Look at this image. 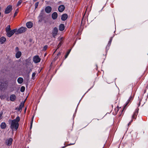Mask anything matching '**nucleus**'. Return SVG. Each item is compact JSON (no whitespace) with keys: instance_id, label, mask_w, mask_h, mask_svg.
Returning a JSON list of instances; mask_svg holds the SVG:
<instances>
[{"instance_id":"f257e3e1","label":"nucleus","mask_w":148,"mask_h":148,"mask_svg":"<svg viewBox=\"0 0 148 148\" xmlns=\"http://www.w3.org/2000/svg\"><path fill=\"white\" fill-rule=\"evenodd\" d=\"M20 120V117L18 116L15 119L11 120V122L10 124V128L12 131H13L14 129L15 130H17L19 126L18 122Z\"/></svg>"},{"instance_id":"f03ea898","label":"nucleus","mask_w":148,"mask_h":148,"mask_svg":"<svg viewBox=\"0 0 148 148\" xmlns=\"http://www.w3.org/2000/svg\"><path fill=\"white\" fill-rule=\"evenodd\" d=\"M27 28L25 27H21L18 29L16 31V34H17L24 32L27 30Z\"/></svg>"},{"instance_id":"7ed1b4c3","label":"nucleus","mask_w":148,"mask_h":148,"mask_svg":"<svg viewBox=\"0 0 148 148\" xmlns=\"http://www.w3.org/2000/svg\"><path fill=\"white\" fill-rule=\"evenodd\" d=\"M16 30L17 29L16 28L8 31V32H6L7 36L9 37H11L15 33H16Z\"/></svg>"},{"instance_id":"20e7f679","label":"nucleus","mask_w":148,"mask_h":148,"mask_svg":"<svg viewBox=\"0 0 148 148\" xmlns=\"http://www.w3.org/2000/svg\"><path fill=\"white\" fill-rule=\"evenodd\" d=\"M45 14L44 10L43 9L40 12V13L38 17L39 19L38 22H41L43 20V16Z\"/></svg>"},{"instance_id":"39448f33","label":"nucleus","mask_w":148,"mask_h":148,"mask_svg":"<svg viewBox=\"0 0 148 148\" xmlns=\"http://www.w3.org/2000/svg\"><path fill=\"white\" fill-rule=\"evenodd\" d=\"M12 10V6L10 5H8L5 10V13L8 14Z\"/></svg>"},{"instance_id":"423d86ee","label":"nucleus","mask_w":148,"mask_h":148,"mask_svg":"<svg viewBox=\"0 0 148 148\" xmlns=\"http://www.w3.org/2000/svg\"><path fill=\"white\" fill-rule=\"evenodd\" d=\"M40 58L38 55L35 56L33 58V61L35 63H37L40 61Z\"/></svg>"},{"instance_id":"0eeeda50","label":"nucleus","mask_w":148,"mask_h":148,"mask_svg":"<svg viewBox=\"0 0 148 148\" xmlns=\"http://www.w3.org/2000/svg\"><path fill=\"white\" fill-rule=\"evenodd\" d=\"M8 83L7 81H5L4 82L1 83V85L0 86V88L1 89L6 88L8 86Z\"/></svg>"},{"instance_id":"6e6552de","label":"nucleus","mask_w":148,"mask_h":148,"mask_svg":"<svg viewBox=\"0 0 148 148\" xmlns=\"http://www.w3.org/2000/svg\"><path fill=\"white\" fill-rule=\"evenodd\" d=\"M13 139L11 138H9L7 139L5 141V144L8 146H10L12 142Z\"/></svg>"},{"instance_id":"1a4fd4ad","label":"nucleus","mask_w":148,"mask_h":148,"mask_svg":"<svg viewBox=\"0 0 148 148\" xmlns=\"http://www.w3.org/2000/svg\"><path fill=\"white\" fill-rule=\"evenodd\" d=\"M58 29L56 27H55L52 32V35L54 38H55L58 32Z\"/></svg>"},{"instance_id":"9d476101","label":"nucleus","mask_w":148,"mask_h":148,"mask_svg":"<svg viewBox=\"0 0 148 148\" xmlns=\"http://www.w3.org/2000/svg\"><path fill=\"white\" fill-rule=\"evenodd\" d=\"M65 9V6L64 5H60L58 8V11L60 12H62Z\"/></svg>"},{"instance_id":"9b49d317","label":"nucleus","mask_w":148,"mask_h":148,"mask_svg":"<svg viewBox=\"0 0 148 148\" xmlns=\"http://www.w3.org/2000/svg\"><path fill=\"white\" fill-rule=\"evenodd\" d=\"M52 10L51 8L49 6L46 7L45 9V11L47 13H50Z\"/></svg>"},{"instance_id":"f8f14e48","label":"nucleus","mask_w":148,"mask_h":148,"mask_svg":"<svg viewBox=\"0 0 148 148\" xmlns=\"http://www.w3.org/2000/svg\"><path fill=\"white\" fill-rule=\"evenodd\" d=\"M68 18V15L66 14H63L61 17V19L62 21H65Z\"/></svg>"},{"instance_id":"ddd939ff","label":"nucleus","mask_w":148,"mask_h":148,"mask_svg":"<svg viewBox=\"0 0 148 148\" xmlns=\"http://www.w3.org/2000/svg\"><path fill=\"white\" fill-rule=\"evenodd\" d=\"M6 38L4 37H1L0 38V43L2 44H4L6 41Z\"/></svg>"},{"instance_id":"4468645a","label":"nucleus","mask_w":148,"mask_h":148,"mask_svg":"<svg viewBox=\"0 0 148 148\" xmlns=\"http://www.w3.org/2000/svg\"><path fill=\"white\" fill-rule=\"evenodd\" d=\"M26 25L28 28H30L32 27L33 23L31 22H29L26 23Z\"/></svg>"},{"instance_id":"2eb2a0df","label":"nucleus","mask_w":148,"mask_h":148,"mask_svg":"<svg viewBox=\"0 0 148 148\" xmlns=\"http://www.w3.org/2000/svg\"><path fill=\"white\" fill-rule=\"evenodd\" d=\"M138 109H136L135 112L133 114L132 116V119H136V117L137 116L138 112Z\"/></svg>"},{"instance_id":"dca6fc26","label":"nucleus","mask_w":148,"mask_h":148,"mask_svg":"<svg viewBox=\"0 0 148 148\" xmlns=\"http://www.w3.org/2000/svg\"><path fill=\"white\" fill-rule=\"evenodd\" d=\"M25 103V101H24L23 102H22L21 103L19 107L18 108V111H20V110H21L23 107L24 106V104ZM16 110H17V108H16Z\"/></svg>"},{"instance_id":"f3484780","label":"nucleus","mask_w":148,"mask_h":148,"mask_svg":"<svg viewBox=\"0 0 148 148\" xmlns=\"http://www.w3.org/2000/svg\"><path fill=\"white\" fill-rule=\"evenodd\" d=\"M65 27L64 24H61L59 26V30L61 31H63Z\"/></svg>"},{"instance_id":"a211bd4d","label":"nucleus","mask_w":148,"mask_h":148,"mask_svg":"<svg viewBox=\"0 0 148 148\" xmlns=\"http://www.w3.org/2000/svg\"><path fill=\"white\" fill-rule=\"evenodd\" d=\"M58 16V14L56 12H54L52 14V17L53 19H56Z\"/></svg>"},{"instance_id":"6ab92c4d","label":"nucleus","mask_w":148,"mask_h":148,"mask_svg":"<svg viewBox=\"0 0 148 148\" xmlns=\"http://www.w3.org/2000/svg\"><path fill=\"white\" fill-rule=\"evenodd\" d=\"M21 55L22 53L21 51H18V52L16 53L15 57L17 58H18L21 57Z\"/></svg>"},{"instance_id":"aec40b11","label":"nucleus","mask_w":148,"mask_h":148,"mask_svg":"<svg viewBox=\"0 0 148 148\" xmlns=\"http://www.w3.org/2000/svg\"><path fill=\"white\" fill-rule=\"evenodd\" d=\"M133 98L131 96H130L129 98L128 99L127 101L126 102V103L124 106V108L126 106L129 102H131V101L133 99Z\"/></svg>"},{"instance_id":"412c9836","label":"nucleus","mask_w":148,"mask_h":148,"mask_svg":"<svg viewBox=\"0 0 148 148\" xmlns=\"http://www.w3.org/2000/svg\"><path fill=\"white\" fill-rule=\"evenodd\" d=\"M16 98V96L14 94H12L10 96V100L12 101H14Z\"/></svg>"},{"instance_id":"4be33fe9","label":"nucleus","mask_w":148,"mask_h":148,"mask_svg":"<svg viewBox=\"0 0 148 148\" xmlns=\"http://www.w3.org/2000/svg\"><path fill=\"white\" fill-rule=\"evenodd\" d=\"M17 80L19 84H21L23 82V79L22 77H19L17 79Z\"/></svg>"},{"instance_id":"5701e85b","label":"nucleus","mask_w":148,"mask_h":148,"mask_svg":"<svg viewBox=\"0 0 148 148\" xmlns=\"http://www.w3.org/2000/svg\"><path fill=\"white\" fill-rule=\"evenodd\" d=\"M1 128L2 129H4L6 127V123L4 122L2 123L1 124Z\"/></svg>"},{"instance_id":"b1692460","label":"nucleus","mask_w":148,"mask_h":148,"mask_svg":"<svg viewBox=\"0 0 148 148\" xmlns=\"http://www.w3.org/2000/svg\"><path fill=\"white\" fill-rule=\"evenodd\" d=\"M11 30L10 26V25H8L5 28L6 32H8V31Z\"/></svg>"},{"instance_id":"393cba45","label":"nucleus","mask_w":148,"mask_h":148,"mask_svg":"<svg viewBox=\"0 0 148 148\" xmlns=\"http://www.w3.org/2000/svg\"><path fill=\"white\" fill-rule=\"evenodd\" d=\"M62 38H60L61 40L60 41V42L59 43V44L57 46L58 49L60 47V46L63 43V42H62Z\"/></svg>"},{"instance_id":"a878e982","label":"nucleus","mask_w":148,"mask_h":148,"mask_svg":"<svg viewBox=\"0 0 148 148\" xmlns=\"http://www.w3.org/2000/svg\"><path fill=\"white\" fill-rule=\"evenodd\" d=\"M22 3L21 0H19L16 4V6H18L20 5Z\"/></svg>"},{"instance_id":"bb28decb","label":"nucleus","mask_w":148,"mask_h":148,"mask_svg":"<svg viewBox=\"0 0 148 148\" xmlns=\"http://www.w3.org/2000/svg\"><path fill=\"white\" fill-rule=\"evenodd\" d=\"M71 49H70L67 51L66 55L65 56V59L67 57L71 51Z\"/></svg>"},{"instance_id":"cd10ccee","label":"nucleus","mask_w":148,"mask_h":148,"mask_svg":"<svg viewBox=\"0 0 148 148\" xmlns=\"http://www.w3.org/2000/svg\"><path fill=\"white\" fill-rule=\"evenodd\" d=\"M25 87L23 86H22L21 88L20 91L21 92H23L25 91Z\"/></svg>"},{"instance_id":"c85d7f7f","label":"nucleus","mask_w":148,"mask_h":148,"mask_svg":"<svg viewBox=\"0 0 148 148\" xmlns=\"http://www.w3.org/2000/svg\"><path fill=\"white\" fill-rule=\"evenodd\" d=\"M18 9H16L15 12L14 13V17H15L16 15H17V13H18Z\"/></svg>"},{"instance_id":"c756f323","label":"nucleus","mask_w":148,"mask_h":148,"mask_svg":"<svg viewBox=\"0 0 148 148\" xmlns=\"http://www.w3.org/2000/svg\"><path fill=\"white\" fill-rule=\"evenodd\" d=\"M39 3V2H37L35 3V9H36L37 8L38 5Z\"/></svg>"},{"instance_id":"7c9ffc66","label":"nucleus","mask_w":148,"mask_h":148,"mask_svg":"<svg viewBox=\"0 0 148 148\" xmlns=\"http://www.w3.org/2000/svg\"><path fill=\"white\" fill-rule=\"evenodd\" d=\"M34 116L33 117L32 119V121L31 122V125H30V129H31L32 127V123H33V118H34Z\"/></svg>"},{"instance_id":"2f4dec72","label":"nucleus","mask_w":148,"mask_h":148,"mask_svg":"<svg viewBox=\"0 0 148 148\" xmlns=\"http://www.w3.org/2000/svg\"><path fill=\"white\" fill-rule=\"evenodd\" d=\"M15 50V51L16 53L18 52V51H19V48L18 47H16Z\"/></svg>"},{"instance_id":"473e14b6","label":"nucleus","mask_w":148,"mask_h":148,"mask_svg":"<svg viewBox=\"0 0 148 148\" xmlns=\"http://www.w3.org/2000/svg\"><path fill=\"white\" fill-rule=\"evenodd\" d=\"M48 46L47 45H45L44 46L43 48V50H46Z\"/></svg>"},{"instance_id":"72a5a7b5","label":"nucleus","mask_w":148,"mask_h":148,"mask_svg":"<svg viewBox=\"0 0 148 148\" xmlns=\"http://www.w3.org/2000/svg\"><path fill=\"white\" fill-rule=\"evenodd\" d=\"M36 75V73H35V72L33 73L32 75V78L34 79V77H35V76Z\"/></svg>"},{"instance_id":"f704fd0d","label":"nucleus","mask_w":148,"mask_h":148,"mask_svg":"<svg viewBox=\"0 0 148 148\" xmlns=\"http://www.w3.org/2000/svg\"><path fill=\"white\" fill-rule=\"evenodd\" d=\"M111 41H109L108 43V47H110L111 45Z\"/></svg>"},{"instance_id":"c9c22d12","label":"nucleus","mask_w":148,"mask_h":148,"mask_svg":"<svg viewBox=\"0 0 148 148\" xmlns=\"http://www.w3.org/2000/svg\"><path fill=\"white\" fill-rule=\"evenodd\" d=\"M109 47H108V45L107 46L106 48V51H107L109 49Z\"/></svg>"},{"instance_id":"e433bc0d","label":"nucleus","mask_w":148,"mask_h":148,"mask_svg":"<svg viewBox=\"0 0 148 148\" xmlns=\"http://www.w3.org/2000/svg\"><path fill=\"white\" fill-rule=\"evenodd\" d=\"M109 47H108V45L107 46L106 48V51H107L109 49Z\"/></svg>"},{"instance_id":"4c0bfd02","label":"nucleus","mask_w":148,"mask_h":148,"mask_svg":"<svg viewBox=\"0 0 148 148\" xmlns=\"http://www.w3.org/2000/svg\"><path fill=\"white\" fill-rule=\"evenodd\" d=\"M132 122V120H131V121L129 122V123L128 124V125H129L130 123H131Z\"/></svg>"},{"instance_id":"58836bf2","label":"nucleus","mask_w":148,"mask_h":148,"mask_svg":"<svg viewBox=\"0 0 148 148\" xmlns=\"http://www.w3.org/2000/svg\"><path fill=\"white\" fill-rule=\"evenodd\" d=\"M112 37H111L109 41H111L112 42Z\"/></svg>"},{"instance_id":"ea45409f","label":"nucleus","mask_w":148,"mask_h":148,"mask_svg":"<svg viewBox=\"0 0 148 148\" xmlns=\"http://www.w3.org/2000/svg\"><path fill=\"white\" fill-rule=\"evenodd\" d=\"M60 52H59V53H58V54H57V55H58V56H59V55H60Z\"/></svg>"},{"instance_id":"a19ab883","label":"nucleus","mask_w":148,"mask_h":148,"mask_svg":"<svg viewBox=\"0 0 148 148\" xmlns=\"http://www.w3.org/2000/svg\"><path fill=\"white\" fill-rule=\"evenodd\" d=\"M141 100H140L139 101V105H138V106H140V101H141Z\"/></svg>"},{"instance_id":"79ce46f5","label":"nucleus","mask_w":148,"mask_h":148,"mask_svg":"<svg viewBox=\"0 0 148 148\" xmlns=\"http://www.w3.org/2000/svg\"><path fill=\"white\" fill-rule=\"evenodd\" d=\"M75 143H73V144H70L69 145H74V144H75Z\"/></svg>"},{"instance_id":"37998d69","label":"nucleus","mask_w":148,"mask_h":148,"mask_svg":"<svg viewBox=\"0 0 148 148\" xmlns=\"http://www.w3.org/2000/svg\"><path fill=\"white\" fill-rule=\"evenodd\" d=\"M33 1H34L35 2L37 0H33Z\"/></svg>"},{"instance_id":"c03bdc74","label":"nucleus","mask_w":148,"mask_h":148,"mask_svg":"<svg viewBox=\"0 0 148 148\" xmlns=\"http://www.w3.org/2000/svg\"><path fill=\"white\" fill-rule=\"evenodd\" d=\"M26 108H25V112H26Z\"/></svg>"},{"instance_id":"a18cd8bd","label":"nucleus","mask_w":148,"mask_h":148,"mask_svg":"<svg viewBox=\"0 0 148 148\" xmlns=\"http://www.w3.org/2000/svg\"><path fill=\"white\" fill-rule=\"evenodd\" d=\"M146 92V90L144 92V93H145Z\"/></svg>"},{"instance_id":"49530a36","label":"nucleus","mask_w":148,"mask_h":148,"mask_svg":"<svg viewBox=\"0 0 148 148\" xmlns=\"http://www.w3.org/2000/svg\"><path fill=\"white\" fill-rule=\"evenodd\" d=\"M64 147H63L62 148H64Z\"/></svg>"},{"instance_id":"de8ad7c7","label":"nucleus","mask_w":148,"mask_h":148,"mask_svg":"<svg viewBox=\"0 0 148 148\" xmlns=\"http://www.w3.org/2000/svg\"><path fill=\"white\" fill-rule=\"evenodd\" d=\"M60 40V41L61 40L60 38V40Z\"/></svg>"}]
</instances>
